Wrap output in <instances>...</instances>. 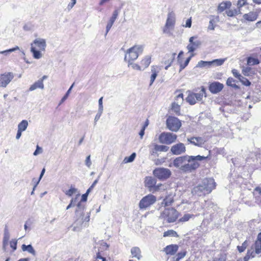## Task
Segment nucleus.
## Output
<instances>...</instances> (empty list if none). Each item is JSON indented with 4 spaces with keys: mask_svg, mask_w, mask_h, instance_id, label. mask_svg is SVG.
I'll use <instances>...</instances> for the list:
<instances>
[{
    "mask_svg": "<svg viewBox=\"0 0 261 261\" xmlns=\"http://www.w3.org/2000/svg\"><path fill=\"white\" fill-rule=\"evenodd\" d=\"M143 46L140 45H135L129 48L125 56L124 59L128 63H130L137 59L140 54H142Z\"/></svg>",
    "mask_w": 261,
    "mask_h": 261,
    "instance_id": "obj_7",
    "label": "nucleus"
},
{
    "mask_svg": "<svg viewBox=\"0 0 261 261\" xmlns=\"http://www.w3.org/2000/svg\"><path fill=\"white\" fill-rule=\"evenodd\" d=\"M206 158L207 156L205 157L199 155L196 156H188L187 162L182 167V171L186 172L197 168L199 166V164L197 161H202Z\"/></svg>",
    "mask_w": 261,
    "mask_h": 261,
    "instance_id": "obj_6",
    "label": "nucleus"
},
{
    "mask_svg": "<svg viewBox=\"0 0 261 261\" xmlns=\"http://www.w3.org/2000/svg\"><path fill=\"white\" fill-rule=\"evenodd\" d=\"M226 257L225 254H220L218 257L213 258V261H226Z\"/></svg>",
    "mask_w": 261,
    "mask_h": 261,
    "instance_id": "obj_43",
    "label": "nucleus"
},
{
    "mask_svg": "<svg viewBox=\"0 0 261 261\" xmlns=\"http://www.w3.org/2000/svg\"><path fill=\"white\" fill-rule=\"evenodd\" d=\"M212 65L211 61H200L198 62V65L200 67H204L206 66H210Z\"/></svg>",
    "mask_w": 261,
    "mask_h": 261,
    "instance_id": "obj_49",
    "label": "nucleus"
},
{
    "mask_svg": "<svg viewBox=\"0 0 261 261\" xmlns=\"http://www.w3.org/2000/svg\"><path fill=\"white\" fill-rule=\"evenodd\" d=\"M17 241L16 240H12L10 243V247L13 249V250H15L17 248Z\"/></svg>",
    "mask_w": 261,
    "mask_h": 261,
    "instance_id": "obj_52",
    "label": "nucleus"
},
{
    "mask_svg": "<svg viewBox=\"0 0 261 261\" xmlns=\"http://www.w3.org/2000/svg\"><path fill=\"white\" fill-rule=\"evenodd\" d=\"M169 236L178 237V235L175 231H174V230H172V229L168 230L167 231H165L164 232V233H163L164 237H169Z\"/></svg>",
    "mask_w": 261,
    "mask_h": 261,
    "instance_id": "obj_35",
    "label": "nucleus"
},
{
    "mask_svg": "<svg viewBox=\"0 0 261 261\" xmlns=\"http://www.w3.org/2000/svg\"><path fill=\"white\" fill-rule=\"evenodd\" d=\"M248 246V242L247 240L245 241L241 246H238L237 249L240 253L244 252Z\"/></svg>",
    "mask_w": 261,
    "mask_h": 261,
    "instance_id": "obj_40",
    "label": "nucleus"
},
{
    "mask_svg": "<svg viewBox=\"0 0 261 261\" xmlns=\"http://www.w3.org/2000/svg\"><path fill=\"white\" fill-rule=\"evenodd\" d=\"M135 157H136V153H133L129 156L125 158L124 161L125 163L131 162L134 161Z\"/></svg>",
    "mask_w": 261,
    "mask_h": 261,
    "instance_id": "obj_48",
    "label": "nucleus"
},
{
    "mask_svg": "<svg viewBox=\"0 0 261 261\" xmlns=\"http://www.w3.org/2000/svg\"><path fill=\"white\" fill-rule=\"evenodd\" d=\"M169 150V147L163 145L153 144L150 149V153L152 155L158 153L159 152H167Z\"/></svg>",
    "mask_w": 261,
    "mask_h": 261,
    "instance_id": "obj_19",
    "label": "nucleus"
},
{
    "mask_svg": "<svg viewBox=\"0 0 261 261\" xmlns=\"http://www.w3.org/2000/svg\"><path fill=\"white\" fill-rule=\"evenodd\" d=\"M133 257H135L140 260L142 257L141 249L138 247H133L130 250Z\"/></svg>",
    "mask_w": 261,
    "mask_h": 261,
    "instance_id": "obj_27",
    "label": "nucleus"
},
{
    "mask_svg": "<svg viewBox=\"0 0 261 261\" xmlns=\"http://www.w3.org/2000/svg\"><path fill=\"white\" fill-rule=\"evenodd\" d=\"M174 202L173 196L171 195H167L163 199L161 205L164 207L171 206Z\"/></svg>",
    "mask_w": 261,
    "mask_h": 261,
    "instance_id": "obj_26",
    "label": "nucleus"
},
{
    "mask_svg": "<svg viewBox=\"0 0 261 261\" xmlns=\"http://www.w3.org/2000/svg\"><path fill=\"white\" fill-rule=\"evenodd\" d=\"M153 175L160 180H165L171 175V171L167 168H157L153 171Z\"/></svg>",
    "mask_w": 261,
    "mask_h": 261,
    "instance_id": "obj_13",
    "label": "nucleus"
},
{
    "mask_svg": "<svg viewBox=\"0 0 261 261\" xmlns=\"http://www.w3.org/2000/svg\"><path fill=\"white\" fill-rule=\"evenodd\" d=\"M176 19L175 14L173 12H169L167 15L166 23L163 28L164 33L171 34V31L175 27Z\"/></svg>",
    "mask_w": 261,
    "mask_h": 261,
    "instance_id": "obj_9",
    "label": "nucleus"
},
{
    "mask_svg": "<svg viewBox=\"0 0 261 261\" xmlns=\"http://www.w3.org/2000/svg\"><path fill=\"white\" fill-rule=\"evenodd\" d=\"M28 125V121L25 120H22L18 125V129L24 131L27 128Z\"/></svg>",
    "mask_w": 261,
    "mask_h": 261,
    "instance_id": "obj_39",
    "label": "nucleus"
},
{
    "mask_svg": "<svg viewBox=\"0 0 261 261\" xmlns=\"http://www.w3.org/2000/svg\"><path fill=\"white\" fill-rule=\"evenodd\" d=\"M192 25V19L191 18L188 19L186 20V22L185 24L183 25V27L185 28H191Z\"/></svg>",
    "mask_w": 261,
    "mask_h": 261,
    "instance_id": "obj_55",
    "label": "nucleus"
},
{
    "mask_svg": "<svg viewBox=\"0 0 261 261\" xmlns=\"http://www.w3.org/2000/svg\"><path fill=\"white\" fill-rule=\"evenodd\" d=\"M232 73L234 76L238 78L239 80H240L241 77H242V76L239 73V72L236 69H233L232 70Z\"/></svg>",
    "mask_w": 261,
    "mask_h": 261,
    "instance_id": "obj_54",
    "label": "nucleus"
},
{
    "mask_svg": "<svg viewBox=\"0 0 261 261\" xmlns=\"http://www.w3.org/2000/svg\"><path fill=\"white\" fill-rule=\"evenodd\" d=\"M232 3L230 1H223L220 3L217 7L218 13L225 12L228 17H234L240 14V10L236 8H231Z\"/></svg>",
    "mask_w": 261,
    "mask_h": 261,
    "instance_id": "obj_3",
    "label": "nucleus"
},
{
    "mask_svg": "<svg viewBox=\"0 0 261 261\" xmlns=\"http://www.w3.org/2000/svg\"><path fill=\"white\" fill-rule=\"evenodd\" d=\"M224 62V59H215L213 60L212 61H211L212 62V64H215L217 66H220L223 64Z\"/></svg>",
    "mask_w": 261,
    "mask_h": 261,
    "instance_id": "obj_46",
    "label": "nucleus"
},
{
    "mask_svg": "<svg viewBox=\"0 0 261 261\" xmlns=\"http://www.w3.org/2000/svg\"><path fill=\"white\" fill-rule=\"evenodd\" d=\"M183 56L184 52L182 51H180L177 58V62L179 65L180 71L183 70L188 65L191 58L193 56V54L187 58L185 60H184Z\"/></svg>",
    "mask_w": 261,
    "mask_h": 261,
    "instance_id": "obj_17",
    "label": "nucleus"
},
{
    "mask_svg": "<svg viewBox=\"0 0 261 261\" xmlns=\"http://www.w3.org/2000/svg\"><path fill=\"white\" fill-rule=\"evenodd\" d=\"M224 85L218 82H214L209 85V90L211 93L215 94L220 92L223 88Z\"/></svg>",
    "mask_w": 261,
    "mask_h": 261,
    "instance_id": "obj_20",
    "label": "nucleus"
},
{
    "mask_svg": "<svg viewBox=\"0 0 261 261\" xmlns=\"http://www.w3.org/2000/svg\"><path fill=\"white\" fill-rule=\"evenodd\" d=\"M90 192V190H87L86 193L83 194V195L82 196V201H85L87 200L88 195Z\"/></svg>",
    "mask_w": 261,
    "mask_h": 261,
    "instance_id": "obj_57",
    "label": "nucleus"
},
{
    "mask_svg": "<svg viewBox=\"0 0 261 261\" xmlns=\"http://www.w3.org/2000/svg\"><path fill=\"white\" fill-rule=\"evenodd\" d=\"M102 98H103V97H101V98H99V99L98 100L99 108V109H101V110H102V108H103V106H102Z\"/></svg>",
    "mask_w": 261,
    "mask_h": 261,
    "instance_id": "obj_64",
    "label": "nucleus"
},
{
    "mask_svg": "<svg viewBox=\"0 0 261 261\" xmlns=\"http://www.w3.org/2000/svg\"><path fill=\"white\" fill-rule=\"evenodd\" d=\"M226 85L236 89H239L240 87L236 84V81L232 77H228L226 81Z\"/></svg>",
    "mask_w": 261,
    "mask_h": 261,
    "instance_id": "obj_34",
    "label": "nucleus"
},
{
    "mask_svg": "<svg viewBox=\"0 0 261 261\" xmlns=\"http://www.w3.org/2000/svg\"><path fill=\"white\" fill-rule=\"evenodd\" d=\"M255 192L258 195V196H261V188L256 187L254 190V194H255Z\"/></svg>",
    "mask_w": 261,
    "mask_h": 261,
    "instance_id": "obj_60",
    "label": "nucleus"
},
{
    "mask_svg": "<svg viewBox=\"0 0 261 261\" xmlns=\"http://www.w3.org/2000/svg\"><path fill=\"white\" fill-rule=\"evenodd\" d=\"M247 0H238L237 2V8L240 10L241 8L242 7L247 5Z\"/></svg>",
    "mask_w": 261,
    "mask_h": 261,
    "instance_id": "obj_44",
    "label": "nucleus"
},
{
    "mask_svg": "<svg viewBox=\"0 0 261 261\" xmlns=\"http://www.w3.org/2000/svg\"><path fill=\"white\" fill-rule=\"evenodd\" d=\"M42 152V149L41 147H40L38 145L37 146V148L36 150L34 152V155H37L39 153H41Z\"/></svg>",
    "mask_w": 261,
    "mask_h": 261,
    "instance_id": "obj_59",
    "label": "nucleus"
},
{
    "mask_svg": "<svg viewBox=\"0 0 261 261\" xmlns=\"http://www.w3.org/2000/svg\"><path fill=\"white\" fill-rule=\"evenodd\" d=\"M258 17V14L255 12H250L248 13L245 14L243 15V18L248 21H253L255 20Z\"/></svg>",
    "mask_w": 261,
    "mask_h": 261,
    "instance_id": "obj_29",
    "label": "nucleus"
},
{
    "mask_svg": "<svg viewBox=\"0 0 261 261\" xmlns=\"http://www.w3.org/2000/svg\"><path fill=\"white\" fill-rule=\"evenodd\" d=\"M174 57H171L170 59L166 60L164 61V64L166 65L165 69H167L170 66L173 62Z\"/></svg>",
    "mask_w": 261,
    "mask_h": 261,
    "instance_id": "obj_45",
    "label": "nucleus"
},
{
    "mask_svg": "<svg viewBox=\"0 0 261 261\" xmlns=\"http://www.w3.org/2000/svg\"><path fill=\"white\" fill-rule=\"evenodd\" d=\"M113 23H114L113 22H112L110 21H109V22L108 23V24L107 25V33H108L109 32V31L110 30V29L112 27Z\"/></svg>",
    "mask_w": 261,
    "mask_h": 261,
    "instance_id": "obj_62",
    "label": "nucleus"
},
{
    "mask_svg": "<svg viewBox=\"0 0 261 261\" xmlns=\"http://www.w3.org/2000/svg\"><path fill=\"white\" fill-rule=\"evenodd\" d=\"M156 180L151 176H147L145 178L144 184L145 186L147 187L150 191L155 192L159 190L162 184L155 185Z\"/></svg>",
    "mask_w": 261,
    "mask_h": 261,
    "instance_id": "obj_14",
    "label": "nucleus"
},
{
    "mask_svg": "<svg viewBox=\"0 0 261 261\" xmlns=\"http://www.w3.org/2000/svg\"><path fill=\"white\" fill-rule=\"evenodd\" d=\"M94 261H107V259L106 257L102 256L101 251L98 250L94 257Z\"/></svg>",
    "mask_w": 261,
    "mask_h": 261,
    "instance_id": "obj_37",
    "label": "nucleus"
},
{
    "mask_svg": "<svg viewBox=\"0 0 261 261\" xmlns=\"http://www.w3.org/2000/svg\"><path fill=\"white\" fill-rule=\"evenodd\" d=\"M177 135L171 133L163 132L159 137L160 143L166 144H171L175 142L177 139Z\"/></svg>",
    "mask_w": 261,
    "mask_h": 261,
    "instance_id": "obj_12",
    "label": "nucleus"
},
{
    "mask_svg": "<svg viewBox=\"0 0 261 261\" xmlns=\"http://www.w3.org/2000/svg\"><path fill=\"white\" fill-rule=\"evenodd\" d=\"M21 249L23 251H28L30 253H31L33 254H34L35 252L31 245H26L25 244H23L21 246Z\"/></svg>",
    "mask_w": 261,
    "mask_h": 261,
    "instance_id": "obj_38",
    "label": "nucleus"
},
{
    "mask_svg": "<svg viewBox=\"0 0 261 261\" xmlns=\"http://www.w3.org/2000/svg\"><path fill=\"white\" fill-rule=\"evenodd\" d=\"M250 248H253V252L255 255L261 253V232L257 234L256 240Z\"/></svg>",
    "mask_w": 261,
    "mask_h": 261,
    "instance_id": "obj_21",
    "label": "nucleus"
},
{
    "mask_svg": "<svg viewBox=\"0 0 261 261\" xmlns=\"http://www.w3.org/2000/svg\"><path fill=\"white\" fill-rule=\"evenodd\" d=\"M166 125L169 130L176 132L180 128L181 122L177 118L170 116L166 120Z\"/></svg>",
    "mask_w": 261,
    "mask_h": 261,
    "instance_id": "obj_10",
    "label": "nucleus"
},
{
    "mask_svg": "<svg viewBox=\"0 0 261 261\" xmlns=\"http://www.w3.org/2000/svg\"><path fill=\"white\" fill-rule=\"evenodd\" d=\"M161 71V67L157 65H153L151 67V75L150 77L149 85H151L155 81L159 73Z\"/></svg>",
    "mask_w": 261,
    "mask_h": 261,
    "instance_id": "obj_23",
    "label": "nucleus"
},
{
    "mask_svg": "<svg viewBox=\"0 0 261 261\" xmlns=\"http://www.w3.org/2000/svg\"><path fill=\"white\" fill-rule=\"evenodd\" d=\"M45 168H43L41 172V174H40V177H39V178L38 179V180L37 181L36 185L34 186V188H35L37 186V185L39 183L40 180L41 179V178H42V176L43 175L44 172H45Z\"/></svg>",
    "mask_w": 261,
    "mask_h": 261,
    "instance_id": "obj_63",
    "label": "nucleus"
},
{
    "mask_svg": "<svg viewBox=\"0 0 261 261\" xmlns=\"http://www.w3.org/2000/svg\"><path fill=\"white\" fill-rule=\"evenodd\" d=\"M199 93L189 92L188 96L186 97V101L191 105L195 104L197 101L202 100L203 96H206V90L203 86L200 88Z\"/></svg>",
    "mask_w": 261,
    "mask_h": 261,
    "instance_id": "obj_8",
    "label": "nucleus"
},
{
    "mask_svg": "<svg viewBox=\"0 0 261 261\" xmlns=\"http://www.w3.org/2000/svg\"><path fill=\"white\" fill-rule=\"evenodd\" d=\"M148 124H149V120L148 119H147L145 121L141 130H140V132L139 133V135L140 136L141 138L144 136L145 129L146 128V127L148 125Z\"/></svg>",
    "mask_w": 261,
    "mask_h": 261,
    "instance_id": "obj_42",
    "label": "nucleus"
},
{
    "mask_svg": "<svg viewBox=\"0 0 261 261\" xmlns=\"http://www.w3.org/2000/svg\"><path fill=\"white\" fill-rule=\"evenodd\" d=\"M186 252H181L177 253L176 258L175 259V261H179V260L182 258L186 255Z\"/></svg>",
    "mask_w": 261,
    "mask_h": 261,
    "instance_id": "obj_50",
    "label": "nucleus"
},
{
    "mask_svg": "<svg viewBox=\"0 0 261 261\" xmlns=\"http://www.w3.org/2000/svg\"><path fill=\"white\" fill-rule=\"evenodd\" d=\"M193 216V215H191L189 214H185L183 217H182L178 220V221L180 222H185L188 221L190 220V219L192 218Z\"/></svg>",
    "mask_w": 261,
    "mask_h": 261,
    "instance_id": "obj_41",
    "label": "nucleus"
},
{
    "mask_svg": "<svg viewBox=\"0 0 261 261\" xmlns=\"http://www.w3.org/2000/svg\"><path fill=\"white\" fill-rule=\"evenodd\" d=\"M63 192L66 196L71 197L77 193L78 190L75 187L74 185H71L68 190H63Z\"/></svg>",
    "mask_w": 261,
    "mask_h": 261,
    "instance_id": "obj_30",
    "label": "nucleus"
},
{
    "mask_svg": "<svg viewBox=\"0 0 261 261\" xmlns=\"http://www.w3.org/2000/svg\"><path fill=\"white\" fill-rule=\"evenodd\" d=\"M118 15V11L115 10L113 12L112 16L110 18V21L114 23V21H115L116 19L117 18Z\"/></svg>",
    "mask_w": 261,
    "mask_h": 261,
    "instance_id": "obj_51",
    "label": "nucleus"
},
{
    "mask_svg": "<svg viewBox=\"0 0 261 261\" xmlns=\"http://www.w3.org/2000/svg\"><path fill=\"white\" fill-rule=\"evenodd\" d=\"M44 84L43 83V79H40L38 81L34 83L33 85H32L30 88V91H33L37 88L43 89Z\"/></svg>",
    "mask_w": 261,
    "mask_h": 261,
    "instance_id": "obj_31",
    "label": "nucleus"
},
{
    "mask_svg": "<svg viewBox=\"0 0 261 261\" xmlns=\"http://www.w3.org/2000/svg\"><path fill=\"white\" fill-rule=\"evenodd\" d=\"M156 201V197L151 194L143 197L140 201L139 206L140 209H146L153 204Z\"/></svg>",
    "mask_w": 261,
    "mask_h": 261,
    "instance_id": "obj_11",
    "label": "nucleus"
},
{
    "mask_svg": "<svg viewBox=\"0 0 261 261\" xmlns=\"http://www.w3.org/2000/svg\"><path fill=\"white\" fill-rule=\"evenodd\" d=\"M239 80L245 86H249L251 85V82L243 76Z\"/></svg>",
    "mask_w": 261,
    "mask_h": 261,
    "instance_id": "obj_47",
    "label": "nucleus"
},
{
    "mask_svg": "<svg viewBox=\"0 0 261 261\" xmlns=\"http://www.w3.org/2000/svg\"><path fill=\"white\" fill-rule=\"evenodd\" d=\"M151 60V57L150 56H146L144 57L140 61V65H141V67L143 68V69L147 68L150 63Z\"/></svg>",
    "mask_w": 261,
    "mask_h": 261,
    "instance_id": "obj_28",
    "label": "nucleus"
},
{
    "mask_svg": "<svg viewBox=\"0 0 261 261\" xmlns=\"http://www.w3.org/2000/svg\"><path fill=\"white\" fill-rule=\"evenodd\" d=\"M188 158V155L177 157L173 161V165L176 167H180L182 170V167L187 163Z\"/></svg>",
    "mask_w": 261,
    "mask_h": 261,
    "instance_id": "obj_22",
    "label": "nucleus"
},
{
    "mask_svg": "<svg viewBox=\"0 0 261 261\" xmlns=\"http://www.w3.org/2000/svg\"><path fill=\"white\" fill-rule=\"evenodd\" d=\"M178 249V246L176 244H171L166 246L163 251L167 255H173L175 254Z\"/></svg>",
    "mask_w": 261,
    "mask_h": 261,
    "instance_id": "obj_24",
    "label": "nucleus"
},
{
    "mask_svg": "<svg viewBox=\"0 0 261 261\" xmlns=\"http://www.w3.org/2000/svg\"><path fill=\"white\" fill-rule=\"evenodd\" d=\"M201 44V41L198 39L197 36H192L190 37L189 39V44L187 46L188 52L193 53L196 49L199 47Z\"/></svg>",
    "mask_w": 261,
    "mask_h": 261,
    "instance_id": "obj_15",
    "label": "nucleus"
},
{
    "mask_svg": "<svg viewBox=\"0 0 261 261\" xmlns=\"http://www.w3.org/2000/svg\"><path fill=\"white\" fill-rule=\"evenodd\" d=\"M247 63L249 65L253 66L259 63V61L257 58L253 57H249L247 59Z\"/></svg>",
    "mask_w": 261,
    "mask_h": 261,
    "instance_id": "obj_36",
    "label": "nucleus"
},
{
    "mask_svg": "<svg viewBox=\"0 0 261 261\" xmlns=\"http://www.w3.org/2000/svg\"><path fill=\"white\" fill-rule=\"evenodd\" d=\"M46 47V42L43 39H36L31 43V51L35 59H39L42 56V51Z\"/></svg>",
    "mask_w": 261,
    "mask_h": 261,
    "instance_id": "obj_2",
    "label": "nucleus"
},
{
    "mask_svg": "<svg viewBox=\"0 0 261 261\" xmlns=\"http://www.w3.org/2000/svg\"><path fill=\"white\" fill-rule=\"evenodd\" d=\"M171 110L176 115L179 116L180 115V106L178 103L175 102H172L171 104Z\"/></svg>",
    "mask_w": 261,
    "mask_h": 261,
    "instance_id": "obj_32",
    "label": "nucleus"
},
{
    "mask_svg": "<svg viewBox=\"0 0 261 261\" xmlns=\"http://www.w3.org/2000/svg\"><path fill=\"white\" fill-rule=\"evenodd\" d=\"M179 216L180 213L172 207L165 208L161 214L162 218L169 223L176 221Z\"/></svg>",
    "mask_w": 261,
    "mask_h": 261,
    "instance_id": "obj_4",
    "label": "nucleus"
},
{
    "mask_svg": "<svg viewBox=\"0 0 261 261\" xmlns=\"http://www.w3.org/2000/svg\"><path fill=\"white\" fill-rule=\"evenodd\" d=\"M255 198L257 204L261 206V196H256Z\"/></svg>",
    "mask_w": 261,
    "mask_h": 261,
    "instance_id": "obj_61",
    "label": "nucleus"
},
{
    "mask_svg": "<svg viewBox=\"0 0 261 261\" xmlns=\"http://www.w3.org/2000/svg\"><path fill=\"white\" fill-rule=\"evenodd\" d=\"M188 141L195 146H201L205 143V140L201 137H191L188 139Z\"/></svg>",
    "mask_w": 261,
    "mask_h": 261,
    "instance_id": "obj_25",
    "label": "nucleus"
},
{
    "mask_svg": "<svg viewBox=\"0 0 261 261\" xmlns=\"http://www.w3.org/2000/svg\"><path fill=\"white\" fill-rule=\"evenodd\" d=\"M179 99L180 100V103H182L184 101V95L181 93H178L176 96L175 100L177 101Z\"/></svg>",
    "mask_w": 261,
    "mask_h": 261,
    "instance_id": "obj_53",
    "label": "nucleus"
},
{
    "mask_svg": "<svg viewBox=\"0 0 261 261\" xmlns=\"http://www.w3.org/2000/svg\"><path fill=\"white\" fill-rule=\"evenodd\" d=\"M19 49V47L18 46H16L15 48H11V49H9L8 50H6L1 51L0 54H6V53H9V52H12V51H15V50H16L17 49Z\"/></svg>",
    "mask_w": 261,
    "mask_h": 261,
    "instance_id": "obj_56",
    "label": "nucleus"
},
{
    "mask_svg": "<svg viewBox=\"0 0 261 261\" xmlns=\"http://www.w3.org/2000/svg\"><path fill=\"white\" fill-rule=\"evenodd\" d=\"M216 182L213 178L205 179L201 184H200L193 189V193L201 196L210 193L213 190L215 189Z\"/></svg>",
    "mask_w": 261,
    "mask_h": 261,
    "instance_id": "obj_1",
    "label": "nucleus"
},
{
    "mask_svg": "<svg viewBox=\"0 0 261 261\" xmlns=\"http://www.w3.org/2000/svg\"><path fill=\"white\" fill-rule=\"evenodd\" d=\"M186 149L185 145L182 143H178L173 145L171 148V151L173 154L179 155L185 152Z\"/></svg>",
    "mask_w": 261,
    "mask_h": 261,
    "instance_id": "obj_18",
    "label": "nucleus"
},
{
    "mask_svg": "<svg viewBox=\"0 0 261 261\" xmlns=\"http://www.w3.org/2000/svg\"><path fill=\"white\" fill-rule=\"evenodd\" d=\"M14 78L12 72H5L0 74V87H6Z\"/></svg>",
    "mask_w": 261,
    "mask_h": 261,
    "instance_id": "obj_16",
    "label": "nucleus"
},
{
    "mask_svg": "<svg viewBox=\"0 0 261 261\" xmlns=\"http://www.w3.org/2000/svg\"><path fill=\"white\" fill-rule=\"evenodd\" d=\"M255 256V255L253 252V248H250V249H248L246 255L243 258V260L244 261H248L250 258H253Z\"/></svg>",
    "mask_w": 261,
    "mask_h": 261,
    "instance_id": "obj_33",
    "label": "nucleus"
},
{
    "mask_svg": "<svg viewBox=\"0 0 261 261\" xmlns=\"http://www.w3.org/2000/svg\"><path fill=\"white\" fill-rule=\"evenodd\" d=\"M133 68L134 69L138 70H144L143 68L141 67V65L140 64H135L133 66Z\"/></svg>",
    "mask_w": 261,
    "mask_h": 261,
    "instance_id": "obj_58",
    "label": "nucleus"
},
{
    "mask_svg": "<svg viewBox=\"0 0 261 261\" xmlns=\"http://www.w3.org/2000/svg\"><path fill=\"white\" fill-rule=\"evenodd\" d=\"M90 221V214L84 212V210H76L74 223L79 227H87Z\"/></svg>",
    "mask_w": 261,
    "mask_h": 261,
    "instance_id": "obj_5",
    "label": "nucleus"
}]
</instances>
